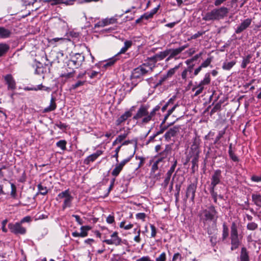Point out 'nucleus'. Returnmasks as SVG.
<instances>
[{"label": "nucleus", "instance_id": "obj_60", "mask_svg": "<svg viewBox=\"0 0 261 261\" xmlns=\"http://www.w3.org/2000/svg\"><path fill=\"white\" fill-rule=\"evenodd\" d=\"M22 2L24 5L27 6L33 5L37 0H22Z\"/></svg>", "mask_w": 261, "mask_h": 261}, {"label": "nucleus", "instance_id": "obj_28", "mask_svg": "<svg viewBox=\"0 0 261 261\" xmlns=\"http://www.w3.org/2000/svg\"><path fill=\"white\" fill-rule=\"evenodd\" d=\"M132 41L130 40H126L124 42V46L121 48L120 51L117 54V55L121 54H124L127 50L131 47L132 45Z\"/></svg>", "mask_w": 261, "mask_h": 261}, {"label": "nucleus", "instance_id": "obj_27", "mask_svg": "<svg viewBox=\"0 0 261 261\" xmlns=\"http://www.w3.org/2000/svg\"><path fill=\"white\" fill-rule=\"evenodd\" d=\"M10 49V46L6 43H0V57L6 54Z\"/></svg>", "mask_w": 261, "mask_h": 261}, {"label": "nucleus", "instance_id": "obj_37", "mask_svg": "<svg viewBox=\"0 0 261 261\" xmlns=\"http://www.w3.org/2000/svg\"><path fill=\"white\" fill-rule=\"evenodd\" d=\"M236 61H232L229 62H224L222 65V68L224 70H230L235 64Z\"/></svg>", "mask_w": 261, "mask_h": 261}, {"label": "nucleus", "instance_id": "obj_54", "mask_svg": "<svg viewBox=\"0 0 261 261\" xmlns=\"http://www.w3.org/2000/svg\"><path fill=\"white\" fill-rule=\"evenodd\" d=\"M55 126H56L57 127H58L59 128L62 129V130L66 129V128L68 127L67 125H66L65 123H62L61 121H59V122H57L55 124Z\"/></svg>", "mask_w": 261, "mask_h": 261}, {"label": "nucleus", "instance_id": "obj_39", "mask_svg": "<svg viewBox=\"0 0 261 261\" xmlns=\"http://www.w3.org/2000/svg\"><path fill=\"white\" fill-rule=\"evenodd\" d=\"M135 86L136 85L133 86V83H124L122 87L125 92H130Z\"/></svg>", "mask_w": 261, "mask_h": 261}, {"label": "nucleus", "instance_id": "obj_31", "mask_svg": "<svg viewBox=\"0 0 261 261\" xmlns=\"http://www.w3.org/2000/svg\"><path fill=\"white\" fill-rule=\"evenodd\" d=\"M252 199L255 204L261 207V195L259 194H253Z\"/></svg>", "mask_w": 261, "mask_h": 261}, {"label": "nucleus", "instance_id": "obj_35", "mask_svg": "<svg viewBox=\"0 0 261 261\" xmlns=\"http://www.w3.org/2000/svg\"><path fill=\"white\" fill-rule=\"evenodd\" d=\"M11 184V192L10 195L13 199H17V188L14 184L10 183Z\"/></svg>", "mask_w": 261, "mask_h": 261}, {"label": "nucleus", "instance_id": "obj_26", "mask_svg": "<svg viewBox=\"0 0 261 261\" xmlns=\"http://www.w3.org/2000/svg\"><path fill=\"white\" fill-rule=\"evenodd\" d=\"M123 168V167L119 164H116L115 166V168L113 169L111 172L112 175L114 176V178H116L119 175Z\"/></svg>", "mask_w": 261, "mask_h": 261}, {"label": "nucleus", "instance_id": "obj_2", "mask_svg": "<svg viewBox=\"0 0 261 261\" xmlns=\"http://www.w3.org/2000/svg\"><path fill=\"white\" fill-rule=\"evenodd\" d=\"M229 9L224 6L213 9L210 12H206L202 19L206 21H219L223 19L227 16Z\"/></svg>", "mask_w": 261, "mask_h": 261}, {"label": "nucleus", "instance_id": "obj_61", "mask_svg": "<svg viewBox=\"0 0 261 261\" xmlns=\"http://www.w3.org/2000/svg\"><path fill=\"white\" fill-rule=\"evenodd\" d=\"M182 259V257L181 254H180L179 253H176L173 256L172 261H176L177 260L181 261Z\"/></svg>", "mask_w": 261, "mask_h": 261}, {"label": "nucleus", "instance_id": "obj_33", "mask_svg": "<svg viewBox=\"0 0 261 261\" xmlns=\"http://www.w3.org/2000/svg\"><path fill=\"white\" fill-rule=\"evenodd\" d=\"M163 158H159L156 161H155L153 165H152L151 169V173H154L159 168L158 165L159 163L163 161Z\"/></svg>", "mask_w": 261, "mask_h": 261}, {"label": "nucleus", "instance_id": "obj_63", "mask_svg": "<svg viewBox=\"0 0 261 261\" xmlns=\"http://www.w3.org/2000/svg\"><path fill=\"white\" fill-rule=\"evenodd\" d=\"M251 180L254 182H260L261 181V175H252L251 177Z\"/></svg>", "mask_w": 261, "mask_h": 261}, {"label": "nucleus", "instance_id": "obj_36", "mask_svg": "<svg viewBox=\"0 0 261 261\" xmlns=\"http://www.w3.org/2000/svg\"><path fill=\"white\" fill-rule=\"evenodd\" d=\"M87 74L91 79H93L94 78L99 79L101 76V74L100 73V72H97V71H92L91 72H87Z\"/></svg>", "mask_w": 261, "mask_h": 261}, {"label": "nucleus", "instance_id": "obj_12", "mask_svg": "<svg viewBox=\"0 0 261 261\" xmlns=\"http://www.w3.org/2000/svg\"><path fill=\"white\" fill-rule=\"evenodd\" d=\"M135 107H132L129 110L125 111L123 114L119 117L115 122V124L117 126L120 125L122 123L124 122L128 118L132 116V112L134 109Z\"/></svg>", "mask_w": 261, "mask_h": 261}, {"label": "nucleus", "instance_id": "obj_50", "mask_svg": "<svg viewBox=\"0 0 261 261\" xmlns=\"http://www.w3.org/2000/svg\"><path fill=\"white\" fill-rule=\"evenodd\" d=\"M230 158L235 162H239V160L238 156L235 154L234 151H228Z\"/></svg>", "mask_w": 261, "mask_h": 261}, {"label": "nucleus", "instance_id": "obj_44", "mask_svg": "<svg viewBox=\"0 0 261 261\" xmlns=\"http://www.w3.org/2000/svg\"><path fill=\"white\" fill-rule=\"evenodd\" d=\"M72 69L73 68H72ZM75 71L72 70L71 71L68 72L67 73H62L60 75L61 77H65L66 80L70 79L74 76Z\"/></svg>", "mask_w": 261, "mask_h": 261}, {"label": "nucleus", "instance_id": "obj_49", "mask_svg": "<svg viewBox=\"0 0 261 261\" xmlns=\"http://www.w3.org/2000/svg\"><path fill=\"white\" fill-rule=\"evenodd\" d=\"M144 67V66H143V64L141 65L140 67L136 68V71H139L140 73L141 74V75H144L145 74L148 70L146 69Z\"/></svg>", "mask_w": 261, "mask_h": 261}, {"label": "nucleus", "instance_id": "obj_55", "mask_svg": "<svg viewBox=\"0 0 261 261\" xmlns=\"http://www.w3.org/2000/svg\"><path fill=\"white\" fill-rule=\"evenodd\" d=\"M128 133H129V132H128L127 133H124L123 134H121V135H119L116 138L117 141H118L119 143L121 142L123 140H124L126 138L128 134Z\"/></svg>", "mask_w": 261, "mask_h": 261}, {"label": "nucleus", "instance_id": "obj_10", "mask_svg": "<svg viewBox=\"0 0 261 261\" xmlns=\"http://www.w3.org/2000/svg\"><path fill=\"white\" fill-rule=\"evenodd\" d=\"M117 56V55H116L108 60L100 61L96 65L100 68L106 69L109 67L112 66L118 60V58Z\"/></svg>", "mask_w": 261, "mask_h": 261}, {"label": "nucleus", "instance_id": "obj_59", "mask_svg": "<svg viewBox=\"0 0 261 261\" xmlns=\"http://www.w3.org/2000/svg\"><path fill=\"white\" fill-rule=\"evenodd\" d=\"M122 145H120L118 146L115 150V153L113 155V158H114L116 159V161L117 162H118V153L119 152L121 149Z\"/></svg>", "mask_w": 261, "mask_h": 261}, {"label": "nucleus", "instance_id": "obj_52", "mask_svg": "<svg viewBox=\"0 0 261 261\" xmlns=\"http://www.w3.org/2000/svg\"><path fill=\"white\" fill-rule=\"evenodd\" d=\"M125 221H122L120 223V228H123L125 230H128L131 229L133 227V224H129L128 225H125Z\"/></svg>", "mask_w": 261, "mask_h": 261}, {"label": "nucleus", "instance_id": "obj_58", "mask_svg": "<svg viewBox=\"0 0 261 261\" xmlns=\"http://www.w3.org/2000/svg\"><path fill=\"white\" fill-rule=\"evenodd\" d=\"M181 77L183 80H185L186 81L188 80V78L189 77H190V75L189 74V72L185 69L181 73Z\"/></svg>", "mask_w": 261, "mask_h": 261}, {"label": "nucleus", "instance_id": "obj_57", "mask_svg": "<svg viewBox=\"0 0 261 261\" xmlns=\"http://www.w3.org/2000/svg\"><path fill=\"white\" fill-rule=\"evenodd\" d=\"M166 254L165 252H162L159 256L155 258V261H166Z\"/></svg>", "mask_w": 261, "mask_h": 261}, {"label": "nucleus", "instance_id": "obj_30", "mask_svg": "<svg viewBox=\"0 0 261 261\" xmlns=\"http://www.w3.org/2000/svg\"><path fill=\"white\" fill-rule=\"evenodd\" d=\"M91 227L89 226H82L81 227L80 229L81 232H80L81 238H84L88 236V231L91 229Z\"/></svg>", "mask_w": 261, "mask_h": 261}, {"label": "nucleus", "instance_id": "obj_40", "mask_svg": "<svg viewBox=\"0 0 261 261\" xmlns=\"http://www.w3.org/2000/svg\"><path fill=\"white\" fill-rule=\"evenodd\" d=\"M222 102L220 100L218 103H217L214 107L212 108L210 112V114L213 115L215 113H216L218 111H220L221 108Z\"/></svg>", "mask_w": 261, "mask_h": 261}, {"label": "nucleus", "instance_id": "obj_14", "mask_svg": "<svg viewBox=\"0 0 261 261\" xmlns=\"http://www.w3.org/2000/svg\"><path fill=\"white\" fill-rule=\"evenodd\" d=\"M251 22V18H248L244 19L235 29V33L239 34L242 33L250 25Z\"/></svg>", "mask_w": 261, "mask_h": 261}, {"label": "nucleus", "instance_id": "obj_42", "mask_svg": "<svg viewBox=\"0 0 261 261\" xmlns=\"http://www.w3.org/2000/svg\"><path fill=\"white\" fill-rule=\"evenodd\" d=\"M67 142L65 140H61L57 142L56 145L59 148H60L62 150L66 149Z\"/></svg>", "mask_w": 261, "mask_h": 261}, {"label": "nucleus", "instance_id": "obj_25", "mask_svg": "<svg viewBox=\"0 0 261 261\" xmlns=\"http://www.w3.org/2000/svg\"><path fill=\"white\" fill-rule=\"evenodd\" d=\"M122 15H115V16L112 17L110 18H106V19H103V23L104 24L103 25H105L106 26V25H107L109 24L117 23V17H121Z\"/></svg>", "mask_w": 261, "mask_h": 261}, {"label": "nucleus", "instance_id": "obj_3", "mask_svg": "<svg viewBox=\"0 0 261 261\" xmlns=\"http://www.w3.org/2000/svg\"><path fill=\"white\" fill-rule=\"evenodd\" d=\"M149 106L141 105L136 114L134 116V120H141L142 124H145L149 123L152 118L150 112H148Z\"/></svg>", "mask_w": 261, "mask_h": 261}, {"label": "nucleus", "instance_id": "obj_21", "mask_svg": "<svg viewBox=\"0 0 261 261\" xmlns=\"http://www.w3.org/2000/svg\"><path fill=\"white\" fill-rule=\"evenodd\" d=\"M57 108L55 98L51 97L49 105L43 110V113H48L55 110Z\"/></svg>", "mask_w": 261, "mask_h": 261}, {"label": "nucleus", "instance_id": "obj_38", "mask_svg": "<svg viewBox=\"0 0 261 261\" xmlns=\"http://www.w3.org/2000/svg\"><path fill=\"white\" fill-rule=\"evenodd\" d=\"M229 230L228 227L224 223L223 224V230H222V240H225L228 237L229 234Z\"/></svg>", "mask_w": 261, "mask_h": 261}, {"label": "nucleus", "instance_id": "obj_43", "mask_svg": "<svg viewBox=\"0 0 261 261\" xmlns=\"http://www.w3.org/2000/svg\"><path fill=\"white\" fill-rule=\"evenodd\" d=\"M177 161L176 160H174L173 162V164L171 166L170 169L168 171V172L166 173V175H168L169 176L171 177V175L172 173L174 172L175 169L177 166Z\"/></svg>", "mask_w": 261, "mask_h": 261}, {"label": "nucleus", "instance_id": "obj_6", "mask_svg": "<svg viewBox=\"0 0 261 261\" xmlns=\"http://www.w3.org/2000/svg\"><path fill=\"white\" fill-rule=\"evenodd\" d=\"M199 154L200 152H189V154L187 156L186 161L184 164V165H186L190 160H191L192 164L191 169L193 173H194L195 170L198 168V162L199 158Z\"/></svg>", "mask_w": 261, "mask_h": 261}, {"label": "nucleus", "instance_id": "obj_1", "mask_svg": "<svg viewBox=\"0 0 261 261\" xmlns=\"http://www.w3.org/2000/svg\"><path fill=\"white\" fill-rule=\"evenodd\" d=\"M199 217L204 226H206L210 222H212L216 225L218 218V212L215 207L212 205L202 210L199 214Z\"/></svg>", "mask_w": 261, "mask_h": 261}, {"label": "nucleus", "instance_id": "obj_53", "mask_svg": "<svg viewBox=\"0 0 261 261\" xmlns=\"http://www.w3.org/2000/svg\"><path fill=\"white\" fill-rule=\"evenodd\" d=\"M213 57L208 58L205 61H204L202 64H201V67L202 68H205L207 67L211 62L212 61Z\"/></svg>", "mask_w": 261, "mask_h": 261}, {"label": "nucleus", "instance_id": "obj_11", "mask_svg": "<svg viewBox=\"0 0 261 261\" xmlns=\"http://www.w3.org/2000/svg\"><path fill=\"white\" fill-rule=\"evenodd\" d=\"M110 239H106L103 241L108 245H114L115 246H119L121 244L122 239L118 236V233L117 231L114 232L111 235Z\"/></svg>", "mask_w": 261, "mask_h": 261}, {"label": "nucleus", "instance_id": "obj_34", "mask_svg": "<svg viewBox=\"0 0 261 261\" xmlns=\"http://www.w3.org/2000/svg\"><path fill=\"white\" fill-rule=\"evenodd\" d=\"M38 192V194L39 193L42 195H45L48 193V190L47 187L43 186L41 184H39L37 186Z\"/></svg>", "mask_w": 261, "mask_h": 261}, {"label": "nucleus", "instance_id": "obj_16", "mask_svg": "<svg viewBox=\"0 0 261 261\" xmlns=\"http://www.w3.org/2000/svg\"><path fill=\"white\" fill-rule=\"evenodd\" d=\"M169 55V51L165 50L164 51H161L158 54H156L154 56L150 57V59L154 61V62H157L159 61H161L165 59L166 57Z\"/></svg>", "mask_w": 261, "mask_h": 261}, {"label": "nucleus", "instance_id": "obj_20", "mask_svg": "<svg viewBox=\"0 0 261 261\" xmlns=\"http://www.w3.org/2000/svg\"><path fill=\"white\" fill-rule=\"evenodd\" d=\"M205 83H200L198 85H194L191 88L192 92H194L193 95L196 96L201 94L203 90V85Z\"/></svg>", "mask_w": 261, "mask_h": 261}, {"label": "nucleus", "instance_id": "obj_22", "mask_svg": "<svg viewBox=\"0 0 261 261\" xmlns=\"http://www.w3.org/2000/svg\"><path fill=\"white\" fill-rule=\"evenodd\" d=\"M182 63H180L178 65L175 66L174 68L169 69L168 71L167 74L165 75L162 79L160 80L159 82H164L167 77L172 76L174 74L176 70L178 69L182 65Z\"/></svg>", "mask_w": 261, "mask_h": 261}, {"label": "nucleus", "instance_id": "obj_47", "mask_svg": "<svg viewBox=\"0 0 261 261\" xmlns=\"http://www.w3.org/2000/svg\"><path fill=\"white\" fill-rule=\"evenodd\" d=\"M225 129H224L223 130H220L218 132V135L217 136V137H216L215 138V140L214 141V143L215 144H217L218 141L220 140V139L223 137V136H224V135L225 134Z\"/></svg>", "mask_w": 261, "mask_h": 261}, {"label": "nucleus", "instance_id": "obj_23", "mask_svg": "<svg viewBox=\"0 0 261 261\" xmlns=\"http://www.w3.org/2000/svg\"><path fill=\"white\" fill-rule=\"evenodd\" d=\"M240 258V261H249V253L245 247L241 248Z\"/></svg>", "mask_w": 261, "mask_h": 261}, {"label": "nucleus", "instance_id": "obj_13", "mask_svg": "<svg viewBox=\"0 0 261 261\" xmlns=\"http://www.w3.org/2000/svg\"><path fill=\"white\" fill-rule=\"evenodd\" d=\"M222 172L220 170H216L212 175L211 187H216V186L221 182L222 178Z\"/></svg>", "mask_w": 261, "mask_h": 261}, {"label": "nucleus", "instance_id": "obj_7", "mask_svg": "<svg viewBox=\"0 0 261 261\" xmlns=\"http://www.w3.org/2000/svg\"><path fill=\"white\" fill-rule=\"evenodd\" d=\"M84 60L85 57L82 54H75L72 56L71 59L68 61L67 66H69V68L72 66L77 68L82 64Z\"/></svg>", "mask_w": 261, "mask_h": 261}, {"label": "nucleus", "instance_id": "obj_17", "mask_svg": "<svg viewBox=\"0 0 261 261\" xmlns=\"http://www.w3.org/2000/svg\"><path fill=\"white\" fill-rule=\"evenodd\" d=\"M200 139L199 137H195L193 139L192 144L191 146L190 151L193 152H200Z\"/></svg>", "mask_w": 261, "mask_h": 261}, {"label": "nucleus", "instance_id": "obj_45", "mask_svg": "<svg viewBox=\"0 0 261 261\" xmlns=\"http://www.w3.org/2000/svg\"><path fill=\"white\" fill-rule=\"evenodd\" d=\"M43 87V86L42 84H40V85H38L36 87H34V86H30V87H24L23 88V89L24 90H28V91H30V90H32V91H37L38 90H41L42 89V88Z\"/></svg>", "mask_w": 261, "mask_h": 261}, {"label": "nucleus", "instance_id": "obj_15", "mask_svg": "<svg viewBox=\"0 0 261 261\" xmlns=\"http://www.w3.org/2000/svg\"><path fill=\"white\" fill-rule=\"evenodd\" d=\"M103 151L100 150H97L95 153L88 156L84 160V164L85 165H89L91 163L94 162L100 155Z\"/></svg>", "mask_w": 261, "mask_h": 261}, {"label": "nucleus", "instance_id": "obj_4", "mask_svg": "<svg viewBox=\"0 0 261 261\" xmlns=\"http://www.w3.org/2000/svg\"><path fill=\"white\" fill-rule=\"evenodd\" d=\"M231 250H234L239 248L241 241L239 238L238 226L235 222H232L230 226Z\"/></svg>", "mask_w": 261, "mask_h": 261}, {"label": "nucleus", "instance_id": "obj_9", "mask_svg": "<svg viewBox=\"0 0 261 261\" xmlns=\"http://www.w3.org/2000/svg\"><path fill=\"white\" fill-rule=\"evenodd\" d=\"M8 228L12 233L16 235H23L27 232L26 228L23 227L20 222L9 223L8 224Z\"/></svg>", "mask_w": 261, "mask_h": 261}, {"label": "nucleus", "instance_id": "obj_46", "mask_svg": "<svg viewBox=\"0 0 261 261\" xmlns=\"http://www.w3.org/2000/svg\"><path fill=\"white\" fill-rule=\"evenodd\" d=\"M135 153V150L134 151V152L132 154H131L129 156L128 158L123 160L121 161L119 164L121 165L123 167H124V166L130 161V160L132 159V158L134 156V154Z\"/></svg>", "mask_w": 261, "mask_h": 261}, {"label": "nucleus", "instance_id": "obj_41", "mask_svg": "<svg viewBox=\"0 0 261 261\" xmlns=\"http://www.w3.org/2000/svg\"><path fill=\"white\" fill-rule=\"evenodd\" d=\"M246 228L249 230L254 231L258 228V224L254 222H250L247 224Z\"/></svg>", "mask_w": 261, "mask_h": 261}, {"label": "nucleus", "instance_id": "obj_5", "mask_svg": "<svg viewBox=\"0 0 261 261\" xmlns=\"http://www.w3.org/2000/svg\"><path fill=\"white\" fill-rule=\"evenodd\" d=\"M64 199L62 204V209L64 210L67 207H70L71 206L72 201L73 197L71 195L69 189L60 193L57 196V199Z\"/></svg>", "mask_w": 261, "mask_h": 261}, {"label": "nucleus", "instance_id": "obj_51", "mask_svg": "<svg viewBox=\"0 0 261 261\" xmlns=\"http://www.w3.org/2000/svg\"><path fill=\"white\" fill-rule=\"evenodd\" d=\"M44 3H50L51 5H56L63 3V0H43Z\"/></svg>", "mask_w": 261, "mask_h": 261}, {"label": "nucleus", "instance_id": "obj_8", "mask_svg": "<svg viewBox=\"0 0 261 261\" xmlns=\"http://www.w3.org/2000/svg\"><path fill=\"white\" fill-rule=\"evenodd\" d=\"M197 189V182H192L189 184L186 191V195L184 198V201L186 202L190 198L192 202L194 201L195 193Z\"/></svg>", "mask_w": 261, "mask_h": 261}, {"label": "nucleus", "instance_id": "obj_32", "mask_svg": "<svg viewBox=\"0 0 261 261\" xmlns=\"http://www.w3.org/2000/svg\"><path fill=\"white\" fill-rule=\"evenodd\" d=\"M252 56L251 54H249L243 59L241 64L242 68H245L247 64L251 62L250 59L252 58Z\"/></svg>", "mask_w": 261, "mask_h": 261}, {"label": "nucleus", "instance_id": "obj_19", "mask_svg": "<svg viewBox=\"0 0 261 261\" xmlns=\"http://www.w3.org/2000/svg\"><path fill=\"white\" fill-rule=\"evenodd\" d=\"M188 45H184L175 49H167L166 50L169 51V55H170V58H174L176 56L181 53L188 47Z\"/></svg>", "mask_w": 261, "mask_h": 261}, {"label": "nucleus", "instance_id": "obj_48", "mask_svg": "<svg viewBox=\"0 0 261 261\" xmlns=\"http://www.w3.org/2000/svg\"><path fill=\"white\" fill-rule=\"evenodd\" d=\"M168 127V125L166 126L164 124H162V123H161V124L160 125V129L156 132L154 136H156L163 133L167 129Z\"/></svg>", "mask_w": 261, "mask_h": 261}, {"label": "nucleus", "instance_id": "obj_56", "mask_svg": "<svg viewBox=\"0 0 261 261\" xmlns=\"http://www.w3.org/2000/svg\"><path fill=\"white\" fill-rule=\"evenodd\" d=\"M150 227L151 228V238H154L157 232L156 228L153 224H150Z\"/></svg>", "mask_w": 261, "mask_h": 261}, {"label": "nucleus", "instance_id": "obj_24", "mask_svg": "<svg viewBox=\"0 0 261 261\" xmlns=\"http://www.w3.org/2000/svg\"><path fill=\"white\" fill-rule=\"evenodd\" d=\"M11 34V32L10 30L4 27H0V38L5 39L9 38Z\"/></svg>", "mask_w": 261, "mask_h": 261}, {"label": "nucleus", "instance_id": "obj_29", "mask_svg": "<svg viewBox=\"0 0 261 261\" xmlns=\"http://www.w3.org/2000/svg\"><path fill=\"white\" fill-rule=\"evenodd\" d=\"M156 62H154L153 61L150 59V57L147 58L145 62L143 64V66L148 67L149 69L152 71V69L155 67Z\"/></svg>", "mask_w": 261, "mask_h": 261}, {"label": "nucleus", "instance_id": "obj_64", "mask_svg": "<svg viewBox=\"0 0 261 261\" xmlns=\"http://www.w3.org/2000/svg\"><path fill=\"white\" fill-rule=\"evenodd\" d=\"M136 217L137 219H140L143 221H145L146 214L144 213H139L136 214Z\"/></svg>", "mask_w": 261, "mask_h": 261}, {"label": "nucleus", "instance_id": "obj_18", "mask_svg": "<svg viewBox=\"0 0 261 261\" xmlns=\"http://www.w3.org/2000/svg\"><path fill=\"white\" fill-rule=\"evenodd\" d=\"M179 126H174L170 128L164 135L166 139H170L171 137L175 136L179 131Z\"/></svg>", "mask_w": 261, "mask_h": 261}, {"label": "nucleus", "instance_id": "obj_62", "mask_svg": "<svg viewBox=\"0 0 261 261\" xmlns=\"http://www.w3.org/2000/svg\"><path fill=\"white\" fill-rule=\"evenodd\" d=\"M136 261H154L153 259H151L150 257L146 255L142 256L140 258H138Z\"/></svg>", "mask_w": 261, "mask_h": 261}]
</instances>
